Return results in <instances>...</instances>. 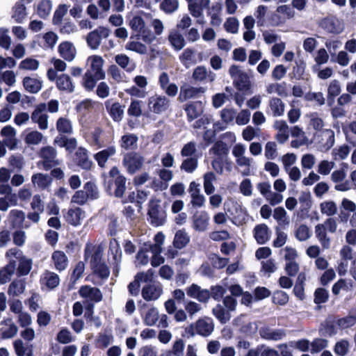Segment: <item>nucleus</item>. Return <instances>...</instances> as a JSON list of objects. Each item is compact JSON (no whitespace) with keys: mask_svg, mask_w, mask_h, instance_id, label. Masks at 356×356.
Segmentation results:
<instances>
[{"mask_svg":"<svg viewBox=\"0 0 356 356\" xmlns=\"http://www.w3.org/2000/svg\"><path fill=\"white\" fill-rule=\"evenodd\" d=\"M56 87L59 90L66 92L67 93L73 92L74 86L70 76L66 74H62L56 79Z\"/></svg>","mask_w":356,"mask_h":356,"instance_id":"bb28decb","label":"nucleus"},{"mask_svg":"<svg viewBox=\"0 0 356 356\" xmlns=\"http://www.w3.org/2000/svg\"><path fill=\"white\" fill-rule=\"evenodd\" d=\"M213 314L222 323L227 322L231 318L229 311L225 310L221 305H217L213 309Z\"/></svg>","mask_w":356,"mask_h":356,"instance_id":"69168bd1","label":"nucleus"},{"mask_svg":"<svg viewBox=\"0 0 356 356\" xmlns=\"http://www.w3.org/2000/svg\"><path fill=\"white\" fill-rule=\"evenodd\" d=\"M168 40L175 50H181L185 46L183 35L177 31H171L168 35Z\"/></svg>","mask_w":356,"mask_h":356,"instance_id":"79ce46f5","label":"nucleus"},{"mask_svg":"<svg viewBox=\"0 0 356 356\" xmlns=\"http://www.w3.org/2000/svg\"><path fill=\"white\" fill-rule=\"evenodd\" d=\"M217 180V176L212 171H209L203 175V188L207 195H211L216 191L214 182Z\"/></svg>","mask_w":356,"mask_h":356,"instance_id":"c756f323","label":"nucleus"},{"mask_svg":"<svg viewBox=\"0 0 356 356\" xmlns=\"http://www.w3.org/2000/svg\"><path fill=\"white\" fill-rule=\"evenodd\" d=\"M222 9L221 4L217 3L213 4L208 11V15L211 17V24L214 26H219L222 23V18L220 17V11Z\"/></svg>","mask_w":356,"mask_h":356,"instance_id":"e433bc0d","label":"nucleus"},{"mask_svg":"<svg viewBox=\"0 0 356 356\" xmlns=\"http://www.w3.org/2000/svg\"><path fill=\"white\" fill-rule=\"evenodd\" d=\"M319 26L326 33L330 34H340L345 29V24L343 20L334 16H330L321 19Z\"/></svg>","mask_w":356,"mask_h":356,"instance_id":"423d86ee","label":"nucleus"},{"mask_svg":"<svg viewBox=\"0 0 356 356\" xmlns=\"http://www.w3.org/2000/svg\"><path fill=\"white\" fill-rule=\"evenodd\" d=\"M52 181L51 176L47 174L38 172L31 176V182L33 187L40 191L48 190Z\"/></svg>","mask_w":356,"mask_h":356,"instance_id":"2eb2a0df","label":"nucleus"},{"mask_svg":"<svg viewBox=\"0 0 356 356\" xmlns=\"http://www.w3.org/2000/svg\"><path fill=\"white\" fill-rule=\"evenodd\" d=\"M69 6L66 4H60L56 9L52 18V23L54 25H60L62 23L64 16L68 11Z\"/></svg>","mask_w":356,"mask_h":356,"instance_id":"5fc2aeb1","label":"nucleus"},{"mask_svg":"<svg viewBox=\"0 0 356 356\" xmlns=\"http://www.w3.org/2000/svg\"><path fill=\"white\" fill-rule=\"evenodd\" d=\"M210 217L207 211H197L193 217V227L197 232H205L208 229Z\"/></svg>","mask_w":356,"mask_h":356,"instance_id":"4468645a","label":"nucleus"},{"mask_svg":"<svg viewBox=\"0 0 356 356\" xmlns=\"http://www.w3.org/2000/svg\"><path fill=\"white\" fill-rule=\"evenodd\" d=\"M25 284L22 280H15L9 286L8 293L13 296H19L24 293Z\"/></svg>","mask_w":356,"mask_h":356,"instance_id":"e2e57ef3","label":"nucleus"},{"mask_svg":"<svg viewBox=\"0 0 356 356\" xmlns=\"http://www.w3.org/2000/svg\"><path fill=\"white\" fill-rule=\"evenodd\" d=\"M46 109L47 105L45 104H40L36 106L31 116L33 122L38 124L39 129L41 130H46L49 127V116L44 113Z\"/></svg>","mask_w":356,"mask_h":356,"instance_id":"6e6552de","label":"nucleus"},{"mask_svg":"<svg viewBox=\"0 0 356 356\" xmlns=\"http://www.w3.org/2000/svg\"><path fill=\"white\" fill-rule=\"evenodd\" d=\"M192 78L198 82L207 81L212 83L216 80V74L204 66H198L194 69Z\"/></svg>","mask_w":356,"mask_h":356,"instance_id":"f3484780","label":"nucleus"},{"mask_svg":"<svg viewBox=\"0 0 356 356\" xmlns=\"http://www.w3.org/2000/svg\"><path fill=\"white\" fill-rule=\"evenodd\" d=\"M190 241V236L188 235V234L184 231V229L178 230L175 235L173 240V245L175 248L177 249H182Z\"/></svg>","mask_w":356,"mask_h":356,"instance_id":"4c0bfd02","label":"nucleus"},{"mask_svg":"<svg viewBox=\"0 0 356 356\" xmlns=\"http://www.w3.org/2000/svg\"><path fill=\"white\" fill-rule=\"evenodd\" d=\"M79 293L81 297L90 301L98 302L103 298V295L98 288L88 285L82 286L79 289Z\"/></svg>","mask_w":356,"mask_h":356,"instance_id":"a211bd4d","label":"nucleus"},{"mask_svg":"<svg viewBox=\"0 0 356 356\" xmlns=\"http://www.w3.org/2000/svg\"><path fill=\"white\" fill-rule=\"evenodd\" d=\"M206 89L203 87L183 86L181 88L179 99L184 102L188 99L195 98L204 93Z\"/></svg>","mask_w":356,"mask_h":356,"instance_id":"aec40b11","label":"nucleus"},{"mask_svg":"<svg viewBox=\"0 0 356 356\" xmlns=\"http://www.w3.org/2000/svg\"><path fill=\"white\" fill-rule=\"evenodd\" d=\"M311 236L310 229L306 225L301 224L295 229V236L299 241H306Z\"/></svg>","mask_w":356,"mask_h":356,"instance_id":"6e6d98bb","label":"nucleus"},{"mask_svg":"<svg viewBox=\"0 0 356 356\" xmlns=\"http://www.w3.org/2000/svg\"><path fill=\"white\" fill-rule=\"evenodd\" d=\"M148 214L151 219V223L154 226L162 225L165 220L164 211L161 208L158 202L154 200H152L149 203Z\"/></svg>","mask_w":356,"mask_h":356,"instance_id":"9b49d317","label":"nucleus"},{"mask_svg":"<svg viewBox=\"0 0 356 356\" xmlns=\"http://www.w3.org/2000/svg\"><path fill=\"white\" fill-rule=\"evenodd\" d=\"M270 231L265 224H260L255 226L254 229V236L259 244L266 243L270 238Z\"/></svg>","mask_w":356,"mask_h":356,"instance_id":"393cba45","label":"nucleus"},{"mask_svg":"<svg viewBox=\"0 0 356 356\" xmlns=\"http://www.w3.org/2000/svg\"><path fill=\"white\" fill-rule=\"evenodd\" d=\"M16 270L15 260H11L9 263L0 270V284L9 282Z\"/></svg>","mask_w":356,"mask_h":356,"instance_id":"f704fd0d","label":"nucleus"},{"mask_svg":"<svg viewBox=\"0 0 356 356\" xmlns=\"http://www.w3.org/2000/svg\"><path fill=\"white\" fill-rule=\"evenodd\" d=\"M85 218V212L79 207L69 209L65 216L66 220L73 226L81 225Z\"/></svg>","mask_w":356,"mask_h":356,"instance_id":"b1692460","label":"nucleus"},{"mask_svg":"<svg viewBox=\"0 0 356 356\" xmlns=\"http://www.w3.org/2000/svg\"><path fill=\"white\" fill-rule=\"evenodd\" d=\"M109 250L113 261V273L115 275H118L122 260V251L120 245L115 241H111Z\"/></svg>","mask_w":356,"mask_h":356,"instance_id":"4be33fe9","label":"nucleus"},{"mask_svg":"<svg viewBox=\"0 0 356 356\" xmlns=\"http://www.w3.org/2000/svg\"><path fill=\"white\" fill-rule=\"evenodd\" d=\"M51 259L53 261L55 268L58 271L65 270L68 264V259L66 254L60 250H57L53 252L51 255Z\"/></svg>","mask_w":356,"mask_h":356,"instance_id":"2f4dec72","label":"nucleus"},{"mask_svg":"<svg viewBox=\"0 0 356 356\" xmlns=\"http://www.w3.org/2000/svg\"><path fill=\"white\" fill-rule=\"evenodd\" d=\"M159 319V314L156 307L148 309L143 317L144 323L148 326L154 325Z\"/></svg>","mask_w":356,"mask_h":356,"instance_id":"603ef678","label":"nucleus"},{"mask_svg":"<svg viewBox=\"0 0 356 356\" xmlns=\"http://www.w3.org/2000/svg\"><path fill=\"white\" fill-rule=\"evenodd\" d=\"M104 60L101 56L92 55L86 60L87 70L83 76V86L87 90H92L97 81L104 79L103 69Z\"/></svg>","mask_w":356,"mask_h":356,"instance_id":"f257e3e1","label":"nucleus"},{"mask_svg":"<svg viewBox=\"0 0 356 356\" xmlns=\"http://www.w3.org/2000/svg\"><path fill=\"white\" fill-rule=\"evenodd\" d=\"M115 63L121 67L125 69L127 72H131L135 68V65H131V60L126 54H118L115 57Z\"/></svg>","mask_w":356,"mask_h":356,"instance_id":"4d7b16f0","label":"nucleus"},{"mask_svg":"<svg viewBox=\"0 0 356 356\" xmlns=\"http://www.w3.org/2000/svg\"><path fill=\"white\" fill-rule=\"evenodd\" d=\"M40 155L44 160V168H47V164L54 161L56 156V151L54 147L47 146L40 149Z\"/></svg>","mask_w":356,"mask_h":356,"instance_id":"8fccbe9b","label":"nucleus"},{"mask_svg":"<svg viewBox=\"0 0 356 356\" xmlns=\"http://www.w3.org/2000/svg\"><path fill=\"white\" fill-rule=\"evenodd\" d=\"M76 160L78 165L83 169H90L92 162L88 159L86 149L80 147L76 152Z\"/></svg>","mask_w":356,"mask_h":356,"instance_id":"a19ab883","label":"nucleus"},{"mask_svg":"<svg viewBox=\"0 0 356 356\" xmlns=\"http://www.w3.org/2000/svg\"><path fill=\"white\" fill-rule=\"evenodd\" d=\"M185 343L183 339H178L174 341L172 349L167 352V356H183Z\"/></svg>","mask_w":356,"mask_h":356,"instance_id":"680f3d73","label":"nucleus"},{"mask_svg":"<svg viewBox=\"0 0 356 356\" xmlns=\"http://www.w3.org/2000/svg\"><path fill=\"white\" fill-rule=\"evenodd\" d=\"M1 135L3 137V142L8 148L13 149L16 147V131L13 127H4L1 131Z\"/></svg>","mask_w":356,"mask_h":356,"instance_id":"412c9836","label":"nucleus"},{"mask_svg":"<svg viewBox=\"0 0 356 356\" xmlns=\"http://www.w3.org/2000/svg\"><path fill=\"white\" fill-rule=\"evenodd\" d=\"M111 34V30L105 26H99L90 32L86 37L88 45L92 49H97L101 44L102 38H107Z\"/></svg>","mask_w":356,"mask_h":356,"instance_id":"0eeeda50","label":"nucleus"},{"mask_svg":"<svg viewBox=\"0 0 356 356\" xmlns=\"http://www.w3.org/2000/svg\"><path fill=\"white\" fill-rule=\"evenodd\" d=\"M40 63L38 60L28 57L22 60L19 64V70L26 71H36L39 69Z\"/></svg>","mask_w":356,"mask_h":356,"instance_id":"c03bdc74","label":"nucleus"},{"mask_svg":"<svg viewBox=\"0 0 356 356\" xmlns=\"http://www.w3.org/2000/svg\"><path fill=\"white\" fill-rule=\"evenodd\" d=\"M0 334L3 339H8L15 337L18 332V327L11 318H4L1 322Z\"/></svg>","mask_w":356,"mask_h":356,"instance_id":"ddd939ff","label":"nucleus"},{"mask_svg":"<svg viewBox=\"0 0 356 356\" xmlns=\"http://www.w3.org/2000/svg\"><path fill=\"white\" fill-rule=\"evenodd\" d=\"M264 156L268 160H274L277 156V145L275 142H267L264 148Z\"/></svg>","mask_w":356,"mask_h":356,"instance_id":"774afa93","label":"nucleus"},{"mask_svg":"<svg viewBox=\"0 0 356 356\" xmlns=\"http://www.w3.org/2000/svg\"><path fill=\"white\" fill-rule=\"evenodd\" d=\"M116 152L115 148L114 147H109L107 149H105L97 154H95V158L97 160L98 164L103 167L108 160V159L114 155Z\"/></svg>","mask_w":356,"mask_h":356,"instance_id":"3c124183","label":"nucleus"},{"mask_svg":"<svg viewBox=\"0 0 356 356\" xmlns=\"http://www.w3.org/2000/svg\"><path fill=\"white\" fill-rule=\"evenodd\" d=\"M44 136L42 133L36 130H32L28 132L24 137V142L28 145H38L42 143Z\"/></svg>","mask_w":356,"mask_h":356,"instance_id":"a18cd8bd","label":"nucleus"},{"mask_svg":"<svg viewBox=\"0 0 356 356\" xmlns=\"http://www.w3.org/2000/svg\"><path fill=\"white\" fill-rule=\"evenodd\" d=\"M225 210L226 213L232 216H235L241 210L240 204L232 197H229L224 203Z\"/></svg>","mask_w":356,"mask_h":356,"instance_id":"13d9d810","label":"nucleus"},{"mask_svg":"<svg viewBox=\"0 0 356 356\" xmlns=\"http://www.w3.org/2000/svg\"><path fill=\"white\" fill-rule=\"evenodd\" d=\"M259 334L263 339L274 341L280 340L286 335L282 330H274L269 327L261 328Z\"/></svg>","mask_w":356,"mask_h":356,"instance_id":"473e14b6","label":"nucleus"},{"mask_svg":"<svg viewBox=\"0 0 356 356\" xmlns=\"http://www.w3.org/2000/svg\"><path fill=\"white\" fill-rule=\"evenodd\" d=\"M319 208L321 213L328 217L334 216L338 211L337 203L332 200H326L321 202Z\"/></svg>","mask_w":356,"mask_h":356,"instance_id":"58836bf2","label":"nucleus"},{"mask_svg":"<svg viewBox=\"0 0 356 356\" xmlns=\"http://www.w3.org/2000/svg\"><path fill=\"white\" fill-rule=\"evenodd\" d=\"M170 100L163 95H154L148 99V108L151 112L161 113L168 109Z\"/></svg>","mask_w":356,"mask_h":356,"instance_id":"1a4fd4ad","label":"nucleus"},{"mask_svg":"<svg viewBox=\"0 0 356 356\" xmlns=\"http://www.w3.org/2000/svg\"><path fill=\"white\" fill-rule=\"evenodd\" d=\"M198 159L196 157H190L184 159L180 166L181 170L188 172H193L197 168Z\"/></svg>","mask_w":356,"mask_h":356,"instance_id":"0e129e2a","label":"nucleus"},{"mask_svg":"<svg viewBox=\"0 0 356 356\" xmlns=\"http://www.w3.org/2000/svg\"><path fill=\"white\" fill-rule=\"evenodd\" d=\"M273 127L277 131L275 138L279 143L283 144L289 140V127L284 120H276Z\"/></svg>","mask_w":356,"mask_h":356,"instance_id":"6ab92c4d","label":"nucleus"},{"mask_svg":"<svg viewBox=\"0 0 356 356\" xmlns=\"http://www.w3.org/2000/svg\"><path fill=\"white\" fill-rule=\"evenodd\" d=\"M191 197V204L193 207H202L206 202L205 197L201 193L200 186L195 181H191L188 188Z\"/></svg>","mask_w":356,"mask_h":356,"instance_id":"9d476101","label":"nucleus"},{"mask_svg":"<svg viewBox=\"0 0 356 356\" xmlns=\"http://www.w3.org/2000/svg\"><path fill=\"white\" fill-rule=\"evenodd\" d=\"M56 129L60 134H71L73 131L72 122L65 117H60L58 119Z\"/></svg>","mask_w":356,"mask_h":356,"instance_id":"de8ad7c7","label":"nucleus"},{"mask_svg":"<svg viewBox=\"0 0 356 356\" xmlns=\"http://www.w3.org/2000/svg\"><path fill=\"white\" fill-rule=\"evenodd\" d=\"M253 160L251 158H248L245 156H243L238 159H236V163L238 167H243L244 170L241 172L243 176H248L250 175V167Z\"/></svg>","mask_w":356,"mask_h":356,"instance_id":"052dcab7","label":"nucleus"},{"mask_svg":"<svg viewBox=\"0 0 356 356\" xmlns=\"http://www.w3.org/2000/svg\"><path fill=\"white\" fill-rule=\"evenodd\" d=\"M315 235L323 249L330 248L331 240L327 234L326 228L321 223L315 226Z\"/></svg>","mask_w":356,"mask_h":356,"instance_id":"c85d7f7f","label":"nucleus"},{"mask_svg":"<svg viewBox=\"0 0 356 356\" xmlns=\"http://www.w3.org/2000/svg\"><path fill=\"white\" fill-rule=\"evenodd\" d=\"M52 4L49 0H42L37 5L36 13L42 18L47 17L51 10Z\"/></svg>","mask_w":356,"mask_h":356,"instance_id":"864d4df0","label":"nucleus"},{"mask_svg":"<svg viewBox=\"0 0 356 356\" xmlns=\"http://www.w3.org/2000/svg\"><path fill=\"white\" fill-rule=\"evenodd\" d=\"M163 293V286L159 283H152L145 285L141 291L142 297L146 301H155Z\"/></svg>","mask_w":356,"mask_h":356,"instance_id":"f8f14e48","label":"nucleus"},{"mask_svg":"<svg viewBox=\"0 0 356 356\" xmlns=\"http://www.w3.org/2000/svg\"><path fill=\"white\" fill-rule=\"evenodd\" d=\"M269 107L274 117L283 115L285 111L284 103L277 97H273L269 100Z\"/></svg>","mask_w":356,"mask_h":356,"instance_id":"c9c22d12","label":"nucleus"},{"mask_svg":"<svg viewBox=\"0 0 356 356\" xmlns=\"http://www.w3.org/2000/svg\"><path fill=\"white\" fill-rule=\"evenodd\" d=\"M229 74L233 80L234 86L241 91H246L251 88V81L248 74L238 66L232 65L229 69Z\"/></svg>","mask_w":356,"mask_h":356,"instance_id":"7ed1b4c3","label":"nucleus"},{"mask_svg":"<svg viewBox=\"0 0 356 356\" xmlns=\"http://www.w3.org/2000/svg\"><path fill=\"white\" fill-rule=\"evenodd\" d=\"M60 55L66 60L72 61L76 56V48L70 42H63L58 46Z\"/></svg>","mask_w":356,"mask_h":356,"instance_id":"a878e982","label":"nucleus"},{"mask_svg":"<svg viewBox=\"0 0 356 356\" xmlns=\"http://www.w3.org/2000/svg\"><path fill=\"white\" fill-rule=\"evenodd\" d=\"M134 86L125 90V92L131 97L144 99L147 96V79L145 76L138 75L133 79Z\"/></svg>","mask_w":356,"mask_h":356,"instance_id":"20e7f679","label":"nucleus"},{"mask_svg":"<svg viewBox=\"0 0 356 356\" xmlns=\"http://www.w3.org/2000/svg\"><path fill=\"white\" fill-rule=\"evenodd\" d=\"M33 260L27 258L25 256L19 260V265L17 268V274L19 276L26 275L29 273L32 268Z\"/></svg>","mask_w":356,"mask_h":356,"instance_id":"49530a36","label":"nucleus"},{"mask_svg":"<svg viewBox=\"0 0 356 356\" xmlns=\"http://www.w3.org/2000/svg\"><path fill=\"white\" fill-rule=\"evenodd\" d=\"M213 330L214 325L212 319L209 317H203L188 326L186 328V332L192 337L196 334L207 337L211 334Z\"/></svg>","mask_w":356,"mask_h":356,"instance_id":"f03ea898","label":"nucleus"},{"mask_svg":"<svg viewBox=\"0 0 356 356\" xmlns=\"http://www.w3.org/2000/svg\"><path fill=\"white\" fill-rule=\"evenodd\" d=\"M42 281L49 289H52L59 284L60 279L55 273L45 271L42 275Z\"/></svg>","mask_w":356,"mask_h":356,"instance_id":"ea45409f","label":"nucleus"},{"mask_svg":"<svg viewBox=\"0 0 356 356\" xmlns=\"http://www.w3.org/2000/svg\"><path fill=\"white\" fill-rule=\"evenodd\" d=\"M334 161L322 160L317 165V174L323 176L328 175L334 168Z\"/></svg>","mask_w":356,"mask_h":356,"instance_id":"bf43d9fd","label":"nucleus"},{"mask_svg":"<svg viewBox=\"0 0 356 356\" xmlns=\"http://www.w3.org/2000/svg\"><path fill=\"white\" fill-rule=\"evenodd\" d=\"M210 154H213V157L227 158L228 149L227 145L222 141H217L210 149Z\"/></svg>","mask_w":356,"mask_h":356,"instance_id":"09e8293b","label":"nucleus"},{"mask_svg":"<svg viewBox=\"0 0 356 356\" xmlns=\"http://www.w3.org/2000/svg\"><path fill=\"white\" fill-rule=\"evenodd\" d=\"M125 49L134 51L140 55H145L148 51V48L146 44L138 40H134L133 37H131L129 41L125 44Z\"/></svg>","mask_w":356,"mask_h":356,"instance_id":"72a5a7b5","label":"nucleus"},{"mask_svg":"<svg viewBox=\"0 0 356 356\" xmlns=\"http://www.w3.org/2000/svg\"><path fill=\"white\" fill-rule=\"evenodd\" d=\"M24 89L33 94L38 93L42 88V81L38 79L25 76L22 80Z\"/></svg>","mask_w":356,"mask_h":356,"instance_id":"cd10ccee","label":"nucleus"},{"mask_svg":"<svg viewBox=\"0 0 356 356\" xmlns=\"http://www.w3.org/2000/svg\"><path fill=\"white\" fill-rule=\"evenodd\" d=\"M185 111L189 120H193L200 115L203 111L200 102L191 103L186 106Z\"/></svg>","mask_w":356,"mask_h":356,"instance_id":"37998d69","label":"nucleus"},{"mask_svg":"<svg viewBox=\"0 0 356 356\" xmlns=\"http://www.w3.org/2000/svg\"><path fill=\"white\" fill-rule=\"evenodd\" d=\"M0 80L9 87L13 86L16 81V74L12 70H6L0 73Z\"/></svg>","mask_w":356,"mask_h":356,"instance_id":"338daca9","label":"nucleus"},{"mask_svg":"<svg viewBox=\"0 0 356 356\" xmlns=\"http://www.w3.org/2000/svg\"><path fill=\"white\" fill-rule=\"evenodd\" d=\"M25 219V213L22 210L13 209L8 213L9 222L14 228L23 227Z\"/></svg>","mask_w":356,"mask_h":356,"instance_id":"7c9ffc66","label":"nucleus"},{"mask_svg":"<svg viewBox=\"0 0 356 356\" xmlns=\"http://www.w3.org/2000/svg\"><path fill=\"white\" fill-rule=\"evenodd\" d=\"M91 268L92 270L91 280L95 284L101 285L103 280H106L110 275L108 267L104 263L95 265Z\"/></svg>","mask_w":356,"mask_h":356,"instance_id":"dca6fc26","label":"nucleus"},{"mask_svg":"<svg viewBox=\"0 0 356 356\" xmlns=\"http://www.w3.org/2000/svg\"><path fill=\"white\" fill-rule=\"evenodd\" d=\"M27 15L26 8L21 1L15 3L11 9L10 17L16 23H23Z\"/></svg>","mask_w":356,"mask_h":356,"instance_id":"5701e85b","label":"nucleus"},{"mask_svg":"<svg viewBox=\"0 0 356 356\" xmlns=\"http://www.w3.org/2000/svg\"><path fill=\"white\" fill-rule=\"evenodd\" d=\"M144 161L139 153L131 152L124 155L122 165L128 173L134 174L142 168Z\"/></svg>","mask_w":356,"mask_h":356,"instance_id":"39448f33","label":"nucleus"}]
</instances>
